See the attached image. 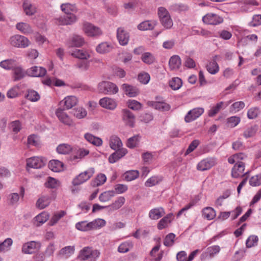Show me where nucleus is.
Listing matches in <instances>:
<instances>
[{
	"label": "nucleus",
	"instance_id": "nucleus-1",
	"mask_svg": "<svg viewBox=\"0 0 261 261\" xmlns=\"http://www.w3.org/2000/svg\"><path fill=\"white\" fill-rule=\"evenodd\" d=\"M247 158V155L242 152L234 154L228 159L229 163L232 164L235 163L231 169V176L235 178H240L247 173L245 172V165L242 162Z\"/></svg>",
	"mask_w": 261,
	"mask_h": 261
},
{
	"label": "nucleus",
	"instance_id": "nucleus-2",
	"mask_svg": "<svg viewBox=\"0 0 261 261\" xmlns=\"http://www.w3.org/2000/svg\"><path fill=\"white\" fill-rule=\"evenodd\" d=\"M106 224L105 220L96 219L92 221H82L75 224V227L81 231H89L94 229H99L103 227Z\"/></svg>",
	"mask_w": 261,
	"mask_h": 261
},
{
	"label": "nucleus",
	"instance_id": "nucleus-3",
	"mask_svg": "<svg viewBox=\"0 0 261 261\" xmlns=\"http://www.w3.org/2000/svg\"><path fill=\"white\" fill-rule=\"evenodd\" d=\"M97 89L100 93L107 95H114L118 93L117 86L111 82L103 81L98 84Z\"/></svg>",
	"mask_w": 261,
	"mask_h": 261
},
{
	"label": "nucleus",
	"instance_id": "nucleus-4",
	"mask_svg": "<svg viewBox=\"0 0 261 261\" xmlns=\"http://www.w3.org/2000/svg\"><path fill=\"white\" fill-rule=\"evenodd\" d=\"M8 42L9 44L17 48H25L30 44L29 40L24 36L20 35H14L11 36Z\"/></svg>",
	"mask_w": 261,
	"mask_h": 261
},
{
	"label": "nucleus",
	"instance_id": "nucleus-5",
	"mask_svg": "<svg viewBox=\"0 0 261 261\" xmlns=\"http://www.w3.org/2000/svg\"><path fill=\"white\" fill-rule=\"evenodd\" d=\"M95 169L94 168H89L87 170L79 174L72 180L74 186H77L83 184L88 180L94 174Z\"/></svg>",
	"mask_w": 261,
	"mask_h": 261
},
{
	"label": "nucleus",
	"instance_id": "nucleus-6",
	"mask_svg": "<svg viewBox=\"0 0 261 261\" xmlns=\"http://www.w3.org/2000/svg\"><path fill=\"white\" fill-rule=\"evenodd\" d=\"M100 255V252L97 250H93L89 247H85L80 252L79 257L82 260L88 259H96Z\"/></svg>",
	"mask_w": 261,
	"mask_h": 261
},
{
	"label": "nucleus",
	"instance_id": "nucleus-7",
	"mask_svg": "<svg viewBox=\"0 0 261 261\" xmlns=\"http://www.w3.org/2000/svg\"><path fill=\"white\" fill-rule=\"evenodd\" d=\"M202 21L205 24L216 25L222 23L223 18L217 14L209 13L203 16Z\"/></svg>",
	"mask_w": 261,
	"mask_h": 261
},
{
	"label": "nucleus",
	"instance_id": "nucleus-8",
	"mask_svg": "<svg viewBox=\"0 0 261 261\" xmlns=\"http://www.w3.org/2000/svg\"><path fill=\"white\" fill-rule=\"evenodd\" d=\"M216 164L214 158H207L200 161L196 166V169L200 171L208 170Z\"/></svg>",
	"mask_w": 261,
	"mask_h": 261
},
{
	"label": "nucleus",
	"instance_id": "nucleus-9",
	"mask_svg": "<svg viewBox=\"0 0 261 261\" xmlns=\"http://www.w3.org/2000/svg\"><path fill=\"white\" fill-rule=\"evenodd\" d=\"M68 15L60 17L55 19V23L58 25H71L75 22L77 18L73 14H67Z\"/></svg>",
	"mask_w": 261,
	"mask_h": 261
},
{
	"label": "nucleus",
	"instance_id": "nucleus-10",
	"mask_svg": "<svg viewBox=\"0 0 261 261\" xmlns=\"http://www.w3.org/2000/svg\"><path fill=\"white\" fill-rule=\"evenodd\" d=\"M56 115L61 122L68 126L73 125V120L61 108H58L55 112Z\"/></svg>",
	"mask_w": 261,
	"mask_h": 261
},
{
	"label": "nucleus",
	"instance_id": "nucleus-11",
	"mask_svg": "<svg viewBox=\"0 0 261 261\" xmlns=\"http://www.w3.org/2000/svg\"><path fill=\"white\" fill-rule=\"evenodd\" d=\"M83 31L87 36L90 37L98 36L102 34L99 28L88 22L84 23Z\"/></svg>",
	"mask_w": 261,
	"mask_h": 261
},
{
	"label": "nucleus",
	"instance_id": "nucleus-12",
	"mask_svg": "<svg viewBox=\"0 0 261 261\" xmlns=\"http://www.w3.org/2000/svg\"><path fill=\"white\" fill-rule=\"evenodd\" d=\"M204 113L202 108H195L189 111L185 117L187 123L192 122L199 118Z\"/></svg>",
	"mask_w": 261,
	"mask_h": 261
},
{
	"label": "nucleus",
	"instance_id": "nucleus-13",
	"mask_svg": "<svg viewBox=\"0 0 261 261\" xmlns=\"http://www.w3.org/2000/svg\"><path fill=\"white\" fill-rule=\"evenodd\" d=\"M41 244L38 242L30 241L23 244L22 252L25 254H32L39 250Z\"/></svg>",
	"mask_w": 261,
	"mask_h": 261
},
{
	"label": "nucleus",
	"instance_id": "nucleus-14",
	"mask_svg": "<svg viewBox=\"0 0 261 261\" xmlns=\"http://www.w3.org/2000/svg\"><path fill=\"white\" fill-rule=\"evenodd\" d=\"M99 105L104 109L109 110H114L117 106L116 101L109 97H103L99 100Z\"/></svg>",
	"mask_w": 261,
	"mask_h": 261
},
{
	"label": "nucleus",
	"instance_id": "nucleus-15",
	"mask_svg": "<svg viewBox=\"0 0 261 261\" xmlns=\"http://www.w3.org/2000/svg\"><path fill=\"white\" fill-rule=\"evenodd\" d=\"M122 119L125 125L131 127L134 126L135 116L134 114L127 109L122 110Z\"/></svg>",
	"mask_w": 261,
	"mask_h": 261
},
{
	"label": "nucleus",
	"instance_id": "nucleus-16",
	"mask_svg": "<svg viewBox=\"0 0 261 261\" xmlns=\"http://www.w3.org/2000/svg\"><path fill=\"white\" fill-rule=\"evenodd\" d=\"M85 43L84 38L80 35H73L67 42L66 45L68 47H80Z\"/></svg>",
	"mask_w": 261,
	"mask_h": 261
},
{
	"label": "nucleus",
	"instance_id": "nucleus-17",
	"mask_svg": "<svg viewBox=\"0 0 261 261\" xmlns=\"http://www.w3.org/2000/svg\"><path fill=\"white\" fill-rule=\"evenodd\" d=\"M70 54L73 57L82 60H87L91 57V52L85 49H75Z\"/></svg>",
	"mask_w": 261,
	"mask_h": 261
},
{
	"label": "nucleus",
	"instance_id": "nucleus-18",
	"mask_svg": "<svg viewBox=\"0 0 261 261\" xmlns=\"http://www.w3.org/2000/svg\"><path fill=\"white\" fill-rule=\"evenodd\" d=\"M27 75L32 77H42L46 73V70L44 67L34 66L27 70Z\"/></svg>",
	"mask_w": 261,
	"mask_h": 261
},
{
	"label": "nucleus",
	"instance_id": "nucleus-19",
	"mask_svg": "<svg viewBox=\"0 0 261 261\" xmlns=\"http://www.w3.org/2000/svg\"><path fill=\"white\" fill-rule=\"evenodd\" d=\"M117 38L119 44L125 46L128 44L129 40V34L123 28H119L117 31Z\"/></svg>",
	"mask_w": 261,
	"mask_h": 261
},
{
	"label": "nucleus",
	"instance_id": "nucleus-20",
	"mask_svg": "<svg viewBox=\"0 0 261 261\" xmlns=\"http://www.w3.org/2000/svg\"><path fill=\"white\" fill-rule=\"evenodd\" d=\"M27 166L32 168H41L44 165V162L42 159L38 156H33L29 158L26 161Z\"/></svg>",
	"mask_w": 261,
	"mask_h": 261
},
{
	"label": "nucleus",
	"instance_id": "nucleus-21",
	"mask_svg": "<svg viewBox=\"0 0 261 261\" xmlns=\"http://www.w3.org/2000/svg\"><path fill=\"white\" fill-rule=\"evenodd\" d=\"M174 218L173 213H169L162 218L158 223L157 227L159 230L166 228L169 226Z\"/></svg>",
	"mask_w": 261,
	"mask_h": 261
},
{
	"label": "nucleus",
	"instance_id": "nucleus-22",
	"mask_svg": "<svg viewBox=\"0 0 261 261\" xmlns=\"http://www.w3.org/2000/svg\"><path fill=\"white\" fill-rule=\"evenodd\" d=\"M121 88L125 94L130 97H136L140 93L139 90L137 87L127 84H123Z\"/></svg>",
	"mask_w": 261,
	"mask_h": 261
},
{
	"label": "nucleus",
	"instance_id": "nucleus-23",
	"mask_svg": "<svg viewBox=\"0 0 261 261\" xmlns=\"http://www.w3.org/2000/svg\"><path fill=\"white\" fill-rule=\"evenodd\" d=\"M220 247L218 245H214L208 247L206 251L201 255V259L204 260L208 256L213 257L220 251Z\"/></svg>",
	"mask_w": 261,
	"mask_h": 261
},
{
	"label": "nucleus",
	"instance_id": "nucleus-24",
	"mask_svg": "<svg viewBox=\"0 0 261 261\" xmlns=\"http://www.w3.org/2000/svg\"><path fill=\"white\" fill-rule=\"evenodd\" d=\"M157 24V21L155 20H148L142 21L139 23L137 28L140 31L152 30Z\"/></svg>",
	"mask_w": 261,
	"mask_h": 261
},
{
	"label": "nucleus",
	"instance_id": "nucleus-25",
	"mask_svg": "<svg viewBox=\"0 0 261 261\" xmlns=\"http://www.w3.org/2000/svg\"><path fill=\"white\" fill-rule=\"evenodd\" d=\"M27 75L25 71L21 66L17 65L13 70L12 78L14 81H17L24 78Z\"/></svg>",
	"mask_w": 261,
	"mask_h": 261
},
{
	"label": "nucleus",
	"instance_id": "nucleus-26",
	"mask_svg": "<svg viewBox=\"0 0 261 261\" xmlns=\"http://www.w3.org/2000/svg\"><path fill=\"white\" fill-rule=\"evenodd\" d=\"M147 104L148 106L151 107L155 109L163 111H168L170 109V105L164 101H149L147 102Z\"/></svg>",
	"mask_w": 261,
	"mask_h": 261
},
{
	"label": "nucleus",
	"instance_id": "nucleus-27",
	"mask_svg": "<svg viewBox=\"0 0 261 261\" xmlns=\"http://www.w3.org/2000/svg\"><path fill=\"white\" fill-rule=\"evenodd\" d=\"M125 202V198L124 197H118L111 204L108 205L109 211L114 212L118 210L123 206Z\"/></svg>",
	"mask_w": 261,
	"mask_h": 261
},
{
	"label": "nucleus",
	"instance_id": "nucleus-28",
	"mask_svg": "<svg viewBox=\"0 0 261 261\" xmlns=\"http://www.w3.org/2000/svg\"><path fill=\"white\" fill-rule=\"evenodd\" d=\"M181 65V59L178 55H173L169 59V66L171 70H178Z\"/></svg>",
	"mask_w": 261,
	"mask_h": 261
},
{
	"label": "nucleus",
	"instance_id": "nucleus-29",
	"mask_svg": "<svg viewBox=\"0 0 261 261\" xmlns=\"http://www.w3.org/2000/svg\"><path fill=\"white\" fill-rule=\"evenodd\" d=\"M127 153V150L125 148H121L120 150H116V151L111 154L109 158V162L110 163H114L124 156Z\"/></svg>",
	"mask_w": 261,
	"mask_h": 261
},
{
	"label": "nucleus",
	"instance_id": "nucleus-30",
	"mask_svg": "<svg viewBox=\"0 0 261 261\" xmlns=\"http://www.w3.org/2000/svg\"><path fill=\"white\" fill-rule=\"evenodd\" d=\"M22 8L24 13L28 16H32L36 13V8L28 0H24L22 4Z\"/></svg>",
	"mask_w": 261,
	"mask_h": 261
},
{
	"label": "nucleus",
	"instance_id": "nucleus-31",
	"mask_svg": "<svg viewBox=\"0 0 261 261\" xmlns=\"http://www.w3.org/2000/svg\"><path fill=\"white\" fill-rule=\"evenodd\" d=\"M25 193L24 188L22 187L20 188L19 194L17 193H13L9 195L8 199L10 204L14 205L16 204L20 197L23 198Z\"/></svg>",
	"mask_w": 261,
	"mask_h": 261
},
{
	"label": "nucleus",
	"instance_id": "nucleus-32",
	"mask_svg": "<svg viewBox=\"0 0 261 261\" xmlns=\"http://www.w3.org/2000/svg\"><path fill=\"white\" fill-rule=\"evenodd\" d=\"M113 48L111 43L103 42L99 44L96 47V51L100 54H105L110 52Z\"/></svg>",
	"mask_w": 261,
	"mask_h": 261
},
{
	"label": "nucleus",
	"instance_id": "nucleus-33",
	"mask_svg": "<svg viewBox=\"0 0 261 261\" xmlns=\"http://www.w3.org/2000/svg\"><path fill=\"white\" fill-rule=\"evenodd\" d=\"M17 65V62L14 59H8L0 62V67L6 70H13Z\"/></svg>",
	"mask_w": 261,
	"mask_h": 261
},
{
	"label": "nucleus",
	"instance_id": "nucleus-34",
	"mask_svg": "<svg viewBox=\"0 0 261 261\" xmlns=\"http://www.w3.org/2000/svg\"><path fill=\"white\" fill-rule=\"evenodd\" d=\"M78 102L77 98L74 96H68L64 98L60 103H63L66 109L67 110L71 109L75 106Z\"/></svg>",
	"mask_w": 261,
	"mask_h": 261
},
{
	"label": "nucleus",
	"instance_id": "nucleus-35",
	"mask_svg": "<svg viewBox=\"0 0 261 261\" xmlns=\"http://www.w3.org/2000/svg\"><path fill=\"white\" fill-rule=\"evenodd\" d=\"M165 214L164 209L162 207H159L151 209L149 212L148 216L151 220H158Z\"/></svg>",
	"mask_w": 261,
	"mask_h": 261
},
{
	"label": "nucleus",
	"instance_id": "nucleus-36",
	"mask_svg": "<svg viewBox=\"0 0 261 261\" xmlns=\"http://www.w3.org/2000/svg\"><path fill=\"white\" fill-rule=\"evenodd\" d=\"M49 217V214L47 212L43 211L34 218V223L37 226H40L46 222Z\"/></svg>",
	"mask_w": 261,
	"mask_h": 261
},
{
	"label": "nucleus",
	"instance_id": "nucleus-37",
	"mask_svg": "<svg viewBox=\"0 0 261 261\" xmlns=\"http://www.w3.org/2000/svg\"><path fill=\"white\" fill-rule=\"evenodd\" d=\"M84 138L87 141L96 146H100L102 145L103 141L99 137H95L90 133H86L84 135Z\"/></svg>",
	"mask_w": 261,
	"mask_h": 261
},
{
	"label": "nucleus",
	"instance_id": "nucleus-38",
	"mask_svg": "<svg viewBox=\"0 0 261 261\" xmlns=\"http://www.w3.org/2000/svg\"><path fill=\"white\" fill-rule=\"evenodd\" d=\"M110 147L115 150L121 149L122 143L120 139L117 136L113 135L110 137L109 142Z\"/></svg>",
	"mask_w": 261,
	"mask_h": 261
},
{
	"label": "nucleus",
	"instance_id": "nucleus-39",
	"mask_svg": "<svg viewBox=\"0 0 261 261\" xmlns=\"http://www.w3.org/2000/svg\"><path fill=\"white\" fill-rule=\"evenodd\" d=\"M63 163L57 160H53L49 162L48 167L54 172H59L63 170Z\"/></svg>",
	"mask_w": 261,
	"mask_h": 261
},
{
	"label": "nucleus",
	"instance_id": "nucleus-40",
	"mask_svg": "<svg viewBox=\"0 0 261 261\" xmlns=\"http://www.w3.org/2000/svg\"><path fill=\"white\" fill-rule=\"evenodd\" d=\"M75 251L74 246H68L61 249L58 252V255L62 257L68 258L73 254Z\"/></svg>",
	"mask_w": 261,
	"mask_h": 261
},
{
	"label": "nucleus",
	"instance_id": "nucleus-41",
	"mask_svg": "<svg viewBox=\"0 0 261 261\" xmlns=\"http://www.w3.org/2000/svg\"><path fill=\"white\" fill-rule=\"evenodd\" d=\"M56 150L59 154H67L72 151L73 147L69 144L63 143L57 146Z\"/></svg>",
	"mask_w": 261,
	"mask_h": 261
},
{
	"label": "nucleus",
	"instance_id": "nucleus-42",
	"mask_svg": "<svg viewBox=\"0 0 261 261\" xmlns=\"http://www.w3.org/2000/svg\"><path fill=\"white\" fill-rule=\"evenodd\" d=\"M66 212L64 211H60L55 212L51 217L49 222V224L50 226L56 225L62 218L66 215Z\"/></svg>",
	"mask_w": 261,
	"mask_h": 261
},
{
	"label": "nucleus",
	"instance_id": "nucleus-43",
	"mask_svg": "<svg viewBox=\"0 0 261 261\" xmlns=\"http://www.w3.org/2000/svg\"><path fill=\"white\" fill-rule=\"evenodd\" d=\"M16 29L24 34H29L33 32V30L30 25L25 22H19L16 25Z\"/></svg>",
	"mask_w": 261,
	"mask_h": 261
},
{
	"label": "nucleus",
	"instance_id": "nucleus-44",
	"mask_svg": "<svg viewBox=\"0 0 261 261\" xmlns=\"http://www.w3.org/2000/svg\"><path fill=\"white\" fill-rule=\"evenodd\" d=\"M50 203V199L47 196L40 197L36 202V207L39 209H43L48 206Z\"/></svg>",
	"mask_w": 261,
	"mask_h": 261
},
{
	"label": "nucleus",
	"instance_id": "nucleus-45",
	"mask_svg": "<svg viewBox=\"0 0 261 261\" xmlns=\"http://www.w3.org/2000/svg\"><path fill=\"white\" fill-rule=\"evenodd\" d=\"M61 10L65 14H72L77 12L75 5L70 3H65L61 5Z\"/></svg>",
	"mask_w": 261,
	"mask_h": 261
},
{
	"label": "nucleus",
	"instance_id": "nucleus-46",
	"mask_svg": "<svg viewBox=\"0 0 261 261\" xmlns=\"http://www.w3.org/2000/svg\"><path fill=\"white\" fill-rule=\"evenodd\" d=\"M41 144L40 138L37 136L32 134L28 137L27 145L28 146L39 147L41 145Z\"/></svg>",
	"mask_w": 261,
	"mask_h": 261
},
{
	"label": "nucleus",
	"instance_id": "nucleus-47",
	"mask_svg": "<svg viewBox=\"0 0 261 261\" xmlns=\"http://www.w3.org/2000/svg\"><path fill=\"white\" fill-rule=\"evenodd\" d=\"M115 196V192L113 190L107 191L99 195V200L102 202H108Z\"/></svg>",
	"mask_w": 261,
	"mask_h": 261
},
{
	"label": "nucleus",
	"instance_id": "nucleus-48",
	"mask_svg": "<svg viewBox=\"0 0 261 261\" xmlns=\"http://www.w3.org/2000/svg\"><path fill=\"white\" fill-rule=\"evenodd\" d=\"M106 180V176L104 174L100 173L91 181V185L93 187H98L104 184Z\"/></svg>",
	"mask_w": 261,
	"mask_h": 261
},
{
	"label": "nucleus",
	"instance_id": "nucleus-49",
	"mask_svg": "<svg viewBox=\"0 0 261 261\" xmlns=\"http://www.w3.org/2000/svg\"><path fill=\"white\" fill-rule=\"evenodd\" d=\"M216 212L214 208L206 207L202 210V216L209 220L213 219L216 217Z\"/></svg>",
	"mask_w": 261,
	"mask_h": 261
},
{
	"label": "nucleus",
	"instance_id": "nucleus-50",
	"mask_svg": "<svg viewBox=\"0 0 261 261\" xmlns=\"http://www.w3.org/2000/svg\"><path fill=\"white\" fill-rule=\"evenodd\" d=\"M182 82L181 80L177 77L172 78L169 82L170 87L173 90H177L182 86Z\"/></svg>",
	"mask_w": 261,
	"mask_h": 261
},
{
	"label": "nucleus",
	"instance_id": "nucleus-51",
	"mask_svg": "<svg viewBox=\"0 0 261 261\" xmlns=\"http://www.w3.org/2000/svg\"><path fill=\"white\" fill-rule=\"evenodd\" d=\"M245 106V103L243 101H236L230 106L229 112L232 114L236 113L244 109Z\"/></svg>",
	"mask_w": 261,
	"mask_h": 261
},
{
	"label": "nucleus",
	"instance_id": "nucleus-52",
	"mask_svg": "<svg viewBox=\"0 0 261 261\" xmlns=\"http://www.w3.org/2000/svg\"><path fill=\"white\" fill-rule=\"evenodd\" d=\"M72 113L74 117L79 119L85 118L87 115L86 110L82 107H78L73 109Z\"/></svg>",
	"mask_w": 261,
	"mask_h": 261
},
{
	"label": "nucleus",
	"instance_id": "nucleus-53",
	"mask_svg": "<svg viewBox=\"0 0 261 261\" xmlns=\"http://www.w3.org/2000/svg\"><path fill=\"white\" fill-rule=\"evenodd\" d=\"M163 180L161 176H153L148 178L145 182V185L146 187H150L159 184Z\"/></svg>",
	"mask_w": 261,
	"mask_h": 261
},
{
	"label": "nucleus",
	"instance_id": "nucleus-54",
	"mask_svg": "<svg viewBox=\"0 0 261 261\" xmlns=\"http://www.w3.org/2000/svg\"><path fill=\"white\" fill-rule=\"evenodd\" d=\"M206 69L208 72L212 74H215L219 71V67L215 59L207 65Z\"/></svg>",
	"mask_w": 261,
	"mask_h": 261
},
{
	"label": "nucleus",
	"instance_id": "nucleus-55",
	"mask_svg": "<svg viewBox=\"0 0 261 261\" xmlns=\"http://www.w3.org/2000/svg\"><path fill=\"white\" fill-rule=\"evenodd\" d=\"M133 247V244L130 242L126 241L122 243L118 248V251L120 253H126L129 251Z\"/></svg>",
	"mask_w": 261,
	"mask_h": 261
},
{
	"label": "nucleus",
	"instance_id": "nucleus-56",
	"mask_svg": "<svg viewBox=\"0 0 261 261\" xmlns=\"http://www.w3.org/2000/svg\"><path fill=\"white\" fill-rule=\"evenodd\" d=\"M139 173L137 170H130L124 174V178L125 180L130 181L137 178Z\"/></svg>",
	"mask_w": 261,
	"mask_h": 261
},
{
	"label": "nucleus",
	"instance_id": "nucleus-57",
	"mask_svg": "<svg viewBox=\"0 0 261 261\" xmlns=\"http://www.w3.org/2000/svg\"><path fill=\"white\" fill-rule=\"evenodd\" d=\"M26 98L31 101L36 102L40 99V96L39 93L36 91L28 90Z\"/></svg>",
	"mask_w": 261,
	"mask_h": 261
},
{
	"label": "nucleus",
	"instance_id": "nucleus-58",
	"mask_svg": "<svg viewBox=\"0 0 261 261\" xmlns=\"http://www.w3.org/2000/svg\"><path fill=\"white\" fill-rule=\"evenodd\" d=\"M141 60L145 64H151L154 62L155 58L152 54L146 52L142 55Z\"/></svg>",
	"mask_w": 261,
	"mask_h": 261
},
{
	"label": "nucleus",
	"instance_id": "nucleus-59",
	"mask_svg": "<svg viewBox=\"0 0 261 261\" xmlns=\"http://www.w3.org/2000/svg\"><path fill=\"white\" fill-rule=\"evenodd\" d=\"M224 105L223 101L219 102L215 106L213 107L208 112V115L210 117L215 116L222 108Z\"/></svg>",
	"mask_w": 261,
	"mask_h": 261
},
{
	"label": "nucleus",
	"instance_id": "nucleus-60",
	"mask_svg": "<svg viewBox=\"0 0 261 261\" xmlns=\"http://www.w3.org/2000/svg\"><path fill=\"white\" fill-rule=\"evenodd\" d=\"M126 104L129 109L134 111L140 110L142 108L141 103L136 100L129 99L127 101Z\"/></svg>",
	"mask_w": 261,
	"mask_h": 261
},
{
	"label": "nucleus",
	"instance_id": "nucleus-61",
	"mask_svg": "<svg viewBox=\"0 0 261 261\" xmlns=\"http://www.w3.org/2000/svg\"><path fill=\"white\" fill-rule=\"evenodd\" d=\"M150 75L145 72H142L138 74V80L143 84L146 85L148 84L150 81Z\"/></svg>",
	"mask_w": 261,
	"mask_h": 261
},
{
	"label": "nucleus",
	"instance_id": "nucleus-62",
	"mask_svg": "<svg viewBox=\"0 0 261 261\" xmlns=\"http://www.w3.org/2000/svg\"><path fill=\"white\" fill-rule=\"evenodd\" d=\"M12 244L13 240L11 238H7L4 242H0V247L2 252L9 250Z\"/></svg>",
	"mask_w": 261,
	"mask_h": 261
},
{
	"label": "nucleus",
	"instance_id": "nucleus-63",
	"mask_svg": "<svg viewBox=\"0 0 261 261\" xmlns=\"http://www.w3.org/2000/svg\"><path fill=\"white\" fill-rule=\"evenodd\" d=\"M89 153V150L84 148H80L76 155L73 156V160H75L77 159H82L85 156L88 155Z\"/></svg>",
	"mask_w": 261,
	"mask_h": 261
},
{
	"label": "nucleus",
	"instance_id": "nucleus-64",
	"mask_svg": "<svg viewBox=\"0 0 261 261\" xmlns=\"http://www.w3.org/2000/svg\"><path fill=\"white\" fill-rule=\"evenodd\" d=\"M249 184L253 187L259 186L261 185V174L252 176L249 181Z\"/></svg>",
	"mask_w": 261,
	"mask_h": 261
}]
</instances>
